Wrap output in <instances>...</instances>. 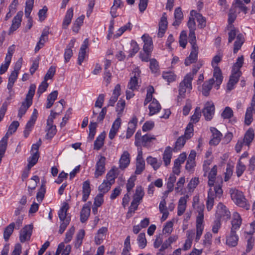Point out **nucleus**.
I'll use <instances>...</instances> for the list:
<instances>
[{"mask_svg":"<svg viewBox=\"0 0 255 255\" xmlns=\"http://www.w3.org/2000/svg\"><path fill=\"white\" fill-rule=\"evenodd\" d=\"M69 209V206L66 202H64L62 207L58 211V217L62 222L60 226L59 233L62 234L64 233L67 226L69 224L71 221V217L68 215L67 211Z\"/></svg>","mask_w":255,"mask_h":255,"instance_id":"f257e3e1","label":"nucleus"},{"mask_svg":"<svg viewBox=\"0 0 255 255\" xmlns=\"http://www.w3.org/2000/svg\"><path fill=\"white\" fill-rule=\"evenodd\" d=\"M69 209V206L66 202H64L62 207L58 211V217L62 222L60 226L59 233L62 234L64 233L67 226L69 224L71 221V217L68 215L67 211Z\"/></svg>","mask_w":255,"mask_h":255,"instance_id":"f03ea898","label":"nucleus"},{"mask_svg":"<svg viewBox=\"0 0 255 255\" xmlns=\"http://www.w3.org/2000/svg\"><path fill=\"white\" fill-rule=\"evenodd\" d=\"M69 209V206L66 202H64L62 207L58 211V217L62 222L60 226L59 233L62 234L64 233L67 226L69 224L71 221V217L68 215L67 211Z\"/></svg>","mask_w":255,"mask_h":255,"instance_id":"7ed1b4c3","label":"nucleus"},{"mask_svg":"<svg viewBox=\"0 0 255 255\" xmlns=\"http://www.w3.org/2000/svg\"><path fill=\"white\" fill-rule=\"evenodd\" d=\"M69 209V206L66 202H64L62 207L58 211V217L62 222L60 226L59 233L62 234L64 233L67 226L69 224L71 221V217L68 215L67 211Z\"/></svg>","mask_w":255,"mask_h":255,"instance_id":"20e7f679","label":"nucleus"},{"mask_svg":"<svg viewBox=\"0 0 255 255\" xmlns=\"http://www.w3.org/2000/svg\"><path fill=\"white\" fill-rule=\"evenodd\" d=\"M69 209V206L66 202H64L62 207L58 211V217L62 222L60 226L59 233L62 234L64 233L67 226L69 224L71 221V217L68 215L67 211Z\"/></svg>","mask_w":255,"mask_h":255,"instance_id":"39448f33","label":"nucleus"},{"mask_svg":"<svg viewBox=\"0 0 255 255\" xmlns=\"http://www.w3.org/2000/svg\"><path fill=\"white\" fill-rule=\"evenodd\" d=\"M192 75L191 74H187L184 78V79L180 83L179 86V95L177 97L178 102L185 96L186 90L191 91L192 89Z\"/></svg>","mask_w":255,"mask_h":255,"instance_id":"423d86ee","label":"nucleus"},{"mask_svg":"<svg viewBox=\"0 0 255 255\" xmlns=\"http://www.w3.org/2000/svg\"><path fill=\"white\" fill-rule=\"evenodd\" d=\"M155 139L154 135L150 134H145L142 136L140 130H138L135 134L134 144L137 147L142 146L148 147L150 146L152 141Z\"/></svg>","mask_w":255,"mask_h":255,"instance_id":"0eeeda50","label":"nucleus"},{"mask_svg":"<svg viewBox=\"0 0 255 255\" xmlns=\"http://www.w3.org/2000/svg\"><path fill=\"white\" fill-rule=\"evenodd\" d=\"M231 196L232 199L237 206L246 210L250 209V205L242 191L238 190H234L231 193Z\"/></svg>","mask_w":255,"mask_h":255,"instance_id":"6e6552de","label":"nucleus"},{"mask_svg":"<svg viewBox=\"0 0 255 255\" xmlns=\"http://www.w3.org/2000/svg\"><path fill=\"white\" fill-rule=\"evenodd\" d=\"M106 158L103 156H101L96 164V170L94 173L95 177L97 178L102 176L105 172V164Z\"/></svg>","mask_w":255,"mask_h":255,"instance_id":"1a4fd4ad","label":"nucleus"},{"mask_svg":"<svg viewBox=\"0 0 255 255\" xmlns=\"http://www.w3.org/2000/svg\"><path fill=\"white\" fill-rule=\"evenodd\" d=\"M32 225L25 226L20 232L19 240L21 243H24L30 240L33 230Z\"/></svg>","mask_w":255,"mask_h":255,"instance_id":"9d476101","label":"nucleus"},{"mask_svg":"<svg viewBox=\"0 0 255 255\" xmlns=\"http://www.w3.org/2000/svg\"><path fill=\"white\" fill-rule=\"evenodd\" d=\"M202 113L206 120L210 121L215 113V106L213 103L208 102L205 104Z\"/></svg>","mask_w":255,"mask_h":255,"instance_id":"9b49d317","label":"nucleus"},{"mask_svg":"<svg viewBox=\"0 0 255 255\" xmlns=\"http://www.w3.org/2000/svg\"><path fill=\"white\" fill-rule=\"evenodd\" d=\"M23 13L22 11H19L12 20V24L9 29V33H12L19 28L22 21Z\"/></svg>","mask_w":255,"mask_h":255,"instance_id":"f8f14e48","label":"nucleus"},{"mask_svg":"<svg viewBox=\"0 0 255 255\" xmlns=\"http://www.w3.org/2000/svg\"><path fill=\"white\" fill-rule=\"evenodd\" d=\"M241 75V71L240 70L233 71L232 70V75L227 84V88L229 90H232L234 88V85L239 81Z\"/></svg>","mask_w":255,"mask_h":255,"instance_id":"ddd939ff","label":"nucleus"},{"mask_svg":"<svg viewBox=\"0 0 255 255\" xmlns=\"http://www.w3.org/2000/svg\"><path fill=\"white\" fill-rule=\"evenodd\" d=\"M167 16L165 13H163L160 18L158 24V32L157 36L158 37H162L167 29Z\"/></svg>","mask_w":255,"mask_h":255,"instance_id":"4468645a","label":"nucleus"},{"mask_svg":"<svg viewBox=\"0 0 255 255\" xmlns=\"http://www.w3.org/2000/svg\"><path fill=\"white\" fill-rule=\"evenodd\" d=\"M210 131L212 133V135L209 143L211 145H217L221 141L222 134L216 128L214 127L210 128Z\"/></svg>","mask_w":255,"mask_h":255,"instance_id":"2eb2a0df","label":"nucleus"},{"mask_svg":"<svg viewBox=\"0 0 255 255\" xmlns=\"http://www.w3.org/2000/svg\"><path fill=\"white\" fill-rule=\"evenodd\" d=\"M141 39L144 42L143 46L144 52L151 53L153 47L151 37L148 34H143L141 37Z\"/></svg>","mask_w":255,"mask_h":255,"instance_id":"dca6fc26","label":"nucleus"},{"mask_svg":"<svg viewBox=\"0 0 255 255\" xmlns=\"http://www.w3.org/2000/svg\"><path fill=\"white\" fill-rule=\"evenodd\" d=\"M137 126V119L135 116H133L131 120L128 122V126L126 133V138H129L135 132Z\"/></svg>","mask_w":255,"mask_h":255,"instance_id":"f3484780","label":"nucleus"},{"mask_svg":"<svg viewBox=\"0 0 255 255\" xmlns=\"http://www.w3.org/2000/svg\"><path fill=\"white\" fill-rule=\"evenodd\" d=\"M145 169V161L142 157V152H139L136 159V169L135 174H140Z\"/></svg>","mask_w":255,"mask_h":255,"instance_id":"a211bd4d","label":"nucleus"},{"mask_svg":"<svg viewBox=\"0 0 255 255\" xmlns=\"http://www.w3.org/2000/svg\"><path fill=\"white\" fill-rule=\"evenodd\" d=\"M198 47H192L190 54L185 60V64L186 66H189L192 63H195L197 60L198 54Z\"/></svg>","mask_w":255,"mask_h":255,"instance_id":"6ab92c4d","label":"nucleus"},{"mask_svg":"<svg viewBox=\"0 0 255 255\" xmlns=\"http://www.w3.org/2000/svg\"><path fill=\"white\" fill-rule=\"evenodd\" d=\"M190 15L192 17L195 16L196 18V20L198 23V26L199 28L202 29L206 27V19L205 17H204L200 13H198L195 10H192L190 11Z\"/></svg>","mask_w":255,"mask_h":255,"instance_id":"aec40b11","label":"nucleus"},{"mask_svg":"<svg viewBox=\"0 0 255 255\" xmlns=\"http://www.w3.org/2000/svg\"><path fill=\"white\" fill-rule=\"evenodd\" d=\"M239 237L236 231H231L229 236L226 238V244L230 247H235L238 245Z\"/></svg>","mask_w":255,"mask_h":255,"instance_id":"412c9836","label":"nucleus"},{"mask_svg":"<svg viewBox=\"0 0 255 255\" xmlns=\"http://www.w3.org/2000/svg\"><path fill=\"white\" fill-rule=\"evenodd\" d=\"M215 81L214 78H211L203 83L201 90L202 94L203 96L208 97L209 95L210 91Z\"/></svg>","mask_w":255,"mask_h":255,"instance_id":"4be33fe9","label":"nucleus"},{"mask_svg":"<svg viewBox=\"0 0 255 255\" xmlns=\"http://www.w3.org/2000/svg\"><path fill=\"white\" fill-rule=\"evenodd\" d=\"M75 41L76 40L75 39H71L65 50L64 56L65 63L69 62L73 55L72 48L74 47Z\"/></svg>","mask_w":255,"mask_h":255,"instance_id":"5701e85b","label":"nucleus"},{"mask_svg":"<svg viewBox=\"0 0 255 255\" xmlns=\"http://www.w3.org/2000/svg\"><path fill=\"white\" fill-rule=\"evenodd\" d=\"M88 46V39H86L84 40L83 43L82 44L79 52L78 58V63L81 65L82 63L84 61L86 54V49Z\"/></svg>","mask_w":255,"mask_h":255,"instance_id":"b1692460","label":"nucleus"},{"mask_svg":"<svg viewBox=\"0 0 255 255\" xmlns=\"http://www.w3.org/2000/svg\"><path fill=\"white\" fill-rule=\"evenodd\" d=\"M121 169L127 168L130 163L129 154L127 151H125L122 155L120 161Z\"/></svg>","mask_w":255,"mask_h":255,"instance_id":"393cba45","label":"nucleus"},{"mask_svg":"<svg viewBox=\"0 0 255 255\" xmlns=\"http://www.w3.org/2000/svg\"><path fill=\"white\" fill-rule=\"evenodd\" d=\"M73 16V9L72 8L68 9L63 19L62 22V28L66 29L71 23Z\"/></svg>","mask_w":255,"mask_h":255,"instance_id":"a878e982","label":"nucleus"},{"mask_svg":"<svg viewBox=\"0 0 255 255\" xmlns=\"http://www.w3.org/2000/svg\"><path fill=\"white\" fill-rule=\"evenodd\" d=\"M90 183L89 180H86L83 183L82 186V200L86 202L88 199L91 193Z\"/></svg>","mask_w":255,"mask_h":255,"instance_id":"bb28decb","label":"nucleus"},{"mask_svg":"<svg viewBox=\"0 0 255 255\" xmlns=\"http://www.w3.org/2000/svg\"><path fill=\"white\" fill-rule=\"evenodd\" d=\"M144 193L143 189L141 186H137L135 190V193L133 196V198L132 201V204L139 203L142 200L144 196Z\"/></svg>","mask_w":255,"mask_h":255,"instance_id":"cd10ccee","label":"nucleus"},{"mask_svg":"<svg viewBox=\"0 0 255 255\" xmlns=\"http://www.w3.org/2000/svg\"><path fill=\"white\" fill-rule=\"evenodd\" d=\"M231 230L236 231V230L239 229L242 224V218L238 213H235L233 215V219L232 220Z\"/></svg>","mask_w":255,"mask_h":255,"instance_id":"c85d7f7f","label":"nucleus"},{"mask_svg":"<svg viewBox=\"0 0 255 255\" xmlns=\"http://www.w3.org/2000/svg\"><path fill=\"white\" fill-rule=\"evenodd\" d=\"M217 213L220 217H226L227 218L230 217V212L227 210L226 207L222 203H219L217 206Z\"/></svg>","mask_w":255,"mask_h":255,"instance_id":"c756f323","label":"nucleus"},{"mask_svg":"<svg viewBox=\"0 0 255 255\" xmlns=\"http://www.w3.org/2000/svg\"><path fill=\"white\" fill-rule=\"evenodd\" d=\"M215 195L212 188L209 189L208 192V197L206 201V208L208 211L212 209L214 203Z\"/></svg>","mask_w":255,"mask_h":255,"instance_id":"7c9ffc66","label":"nucleus"},{"mask_svg":"<svg viewBox=\"0 0 255 255\" xmlns=\"http://www.w3.org/2000/svg\"><path fill=\"white\" fill-rule=\"evenodd\" d=\"M245 39L242 33H239L237 35L236 40L234 43L233 52L234 53H237L244 43Z\"/></svg>","mask_w":255,"mask_h":255,"instance_id":"2f4dec72","label":"nucleus"},{"mask_svg":"<svg viewBox=\"0 0 255 255\" xmlns=\"http://www.w3.org/2000/svg\"><path fill=\"white\" fill-rule=\"evenodd\" d=\"M90 208L87 204H85L80 212V221L85 223L88 219L90 214Z\"/></svg>","mask_w":255,"mask_h":255,"instance_id":"473e14b6","label":"nucleus"},{"mask_svg":"<svg viewBox=\"0 0 255 255\" xmlns=\"http://www.w3.org/2000/svg\"><path fill=\"white\" fill-rule=\"evenodd\" d=\"M106 133L105 132L101 133L97 138L94 141V149L97 150H100L104 145V139L105 138Z\"/></svg>","mask_w":255,"mask_h":255,"instance_id":"72a5a7b5","label":"nucleus"},{"mask_svg":"<svg viewBox=\"0 0 255 255\" xmlns=\"http://www.w3.org/2000/svg\"><path fill=\"white\" fill-rule=\"evenodd\" d=\"M172 150L173 149L170 146L166 147L164 150L163 154V160L166 166H168L170 163Z\"/></svg>","mask_w":255,"mask_h":255,"instance_id":"f704fd0d","label":"nucleus"},{"mask_svg":"<svg viewBox=\"0 0 255 255\" xmlns=\"http://www.w3.org/2000/svg\"><path fill=\"white\" fill-rule=\"evenodd\" d=\"M161 109V106L158 101L153 99L152 102L149 105V115L152 116L158 113Z\"/></svg>","mask_w":255,"mask_h":255,"instance_id":"c9c22d12","label":"nucleus"},{"mask_svg":"<svg viewBox=\"0 0 255 255\" xmlns=\"http://www.w3.org/2000/svg\"><path fill=\"white\" fill-rule=\"evenodd\" d=\"M47 133L45 138L47 139H51L55 135L57 132L56 127L53 124H48L47 123L46 129Z\"/></svg>","mask_w":255,"mask_h":255,"instance_id":"e433bc0d","label":"nucleus"},{"mask_svg":"<svg viewBox=\"0 0 255 255\" xmlns=\"http://www.w3.org/2000/svg\"><path fill=\"white\" fill-rule=\"evenodd\" d=\"M217 166L216 165H214L213 167L211 169L210 172L208 175V185L210 187H212L214 186L215 179L217 175Z\"/></svg>","mask_w":255,"mask_h":255,"instance_id":"4c0bfd02","label":"nucleus"},{"mask_svg":"<svg viewBox=\"0 0 255 255\" xmlns=\"http://www.w3.org/2000/svg\"><path fill=\"white\" fill-rule=\"evenodd\" d=\"M58 94V91L55 90L48 95L47 98V104L46 106V108L47 109H49L52 106L54 102L57 98Z\"/></svg>","mask_w":255,"mask_h":255,"instance_id":"58836bf2","label":"nucleus"},{"mask_svg":"<svg viewBox=\"0 0 255 255\" xmlns=\"http://www.w3.org/2000/svg\"><path fill=\"white\" fill-rule=\"evenodd\" d=\"M204 208V205L203 204L197 206V212L198 215L196 217V223H198V224H203Z\"/></svg>","mask_w":255,"mask_h":255,"instance_id":"ea45409f","label":"nucleus"},{"mask_svg":"<svg viewBox=\"0 0 255 255\" xmlns=\"http://www.w3.org/2000/svg\"><path fill=\"white\" fill-rule=\"evenodd\" d=\"M15 227V223L12 222L8 225L4 230L3 238L5 241H7L13 232Z\"/></svg>","mask_w":255,"mask_h":255,"instance_id":"a19ab883","label":"nucleus"},{"mask_svg":"<svg viewBox=\"0 0 255 255\" xmlns=\"http://www.w3.org/2000/svg\"><path fill=\"white\" fill-rule=\"evenodd\" d=\"M253 235L245 234V239L247 242L246 250V253L250 252L254 246L255 239Z\"/></svg>","mask_w":255,"mask_h":255,"instance_id":"79ce46f5","label":"nucleus"},{"mask_svg":"<svg viewBox=\"0 0 255 255\" xmlns=\"http://www.w3.org/2000/svg\"><path fill=\"white\" fill-rule=\"evenodd\" d=\"M187 140L183 135L180 136L176 141L173 150L174 152H177L178 150H180L184 146Z\"/></svg>","mask_w":255,"mask_h":255,"instance_id":"37998d69","label":"nucleus"},{"mask_svg":"<svg viewBox=\"0 0 255 255\" xmlns=\"http://www.w3.org/2000/svg\"><path fill=\"white\" fill-rule=\"evenodd\" d=\"M213 76L216 79L217 86H219V85L222 83L223 79L222 71L219 67H216L214 68Z\"/></svg>","mask_w":255,"mask_h":255,"instance_id":"c03bdc74","label":"nucleus"},{"mask_svg":"<svg viewBox=\"0 0 255 255\" xmlns=\"http://www.w3.org/2000/svg\"><path fill=\"white\" fill-rule=\"evenodd\" d=\"M254 137V130L251 129H249L246 132L244 138L243 139V142L244 143V144L246 145H250L251 143L252 142L253 139Z\"/></svg>","mask_w":255,"mask_h":255,"instance_id":"a18cd8bd","label":"nucleus"},{"mask_svg":"<svg viewBox=\"0 0 255 255\" xmlns=\"http://www.w3.org/2000/svg\"><path fill=\"white\" fill-rule=\"evenodd\" d=\"M35 89L36 85L34 84H31L24 101L32 104V99L35 94Z\"/></svg>","mask_w":255,"mask_h":255,"instance_id":"49530a36","label":"nucleus"},{"mask_svg":"<svg viewBox=\"0 0 255 255\" xmlns=\"http://www.w3.org/2000/svg\"><path fill=\"white\" fill-rule=\"evenodd\" d=\"M84 18L85 16L84 15H82L76 19L72 27L73 31L76 33H78L79 32L81 26L83 23Z\"/></svg>","mask_w":255,"mask_h":255,"instance_id":"de8ad7c7","label":"nucleus"},{"mask_svg":"<svg viewBox=\"0 0 255 255\" xmlns=\"http://www.w3.org/2000/svg\"><path fill=\"white\" fill-rule=\"evenodd\" d=\"M97 127V123L96 122H91L89 126V133L88 137L89 140L91 141L94 138L96 132V128Z\"/></svg>","mask_w":255,"mask_h":255,"instance_id":"09e8293b","label":"nucleus"},{"mask_svg":"<svg viewBox=\"0 0 255 255\" xmlns=\"http://www.w3.org/2000/svg\"><path fill=\"white\" fill-rule=\"evenodd\" d=\"M39 157V153H31V156L30 157L28 160V163L27 165V168L28 169V170H30L31 168L33 167L37 162Z\"/></svg>","mask_w":255,"mask_h":255,"instance_id":"8fccbe9b","label":"nucleus"},{"mask_svg":"<svg viewBox=\"0 0 255 255\" xmlns=\"http://www.w3.org/2000/svg\"><path fill=\"white\" fill-rule=\"evenodd\" d=\"M31 105L32 104L26 102V101H24L22 102V105L18 110V117L21 118L24 115H25L26 111Z\"/></svg>","mask_w":255,"mask_h":255,"instance_id":"3c124183","label":"nucleus"},{"mask_svg":"<svg viewBox=\"0 0 255 255\" xmlns=\"http://www.w3.org/2000/svg\"><path fill=\"white\" fill-rule=\"evenodd\" d=\"M176 180V177L174 174H170L167 183V190L166 191V193H170L173 190L174 185Z\"/></svg>","mask_w":255,"mask_h":255,"instance_id":"603ef678","label":"nucleus"},{"mask_svg":"<svg viewBox=\"0 0 255 255\" xmlns=\"http://www.w3.org/2000/svg\"><path fill=\"white\" fill-rule=\"evenodd\" d=\"M147 163L152 166L155 170L158 169L161 165V161L158 162L156 158L149 156L146 159Z\"/></svg>","mask_w":255,"mask_h":255,"instance_id":"864d4df0","label":"nucleus"},{"mask_svg":"<svg viewBox=\"0 0 255 255\" xmlns=\"http://www.w3.org/2000/svg\"><path fill=\"white\" fill-rule=\"evenodd\" d=\"M18 74L15 72H12L8 78V82L7 88L9 91L12 90L14 82L16 81Z\"/></svg>","mask_w":255,"mask_h":255,"instance_id":"5fc2aeb1","label":"nucleus"},{"mask_svg":"<svg viewBox=\"0 0 255 255\" xmlns=\"http://www.w3.org/2000/svg\"><path fill=\"white\" fill-rule=\"evenodd\" d=\"M130 45L131 48L129 51L128 57H132L139 50V47L137 42L134 40H131Z\"/></svg>","mask_w":255,"mask_h":255,"instance_id":"6e6d98bb","label":"nucleus"},{"mask_svg":"<svg viewBox=\"0 0 255 255\" xmlns=\"http://www.w3.org/2000/svg\"><path fill=\"white\" fill-rule=\"evenodd\" d=\"M34 0H26V1L25 8V15L26 17H31L30 14L33 7Z\"/></svg>","mask_w":255,"mask_h":255,"instance_id":"4d7b16f0","label":"nucleus"},{"mask_svg":"<svg viewBox=\"0 0 255 255\" xmlns=\"http://www.w3.org/2000/svg\"><path fill=\"white\" fill-rule=\"evenodd\" d=\"M193 135V126L191 123H189L186 128L184 134L183 136L187 140L191 138Z\"/></svg>","mask_w":255,"mask_h":255,"instance_id":"13d9d810","label":"nucleus"},{"mask_svg":"<svg viewBox=\"0 0 255 255\" xmlns=\"http://www.w3.org/2000/svg\"><path fill=\"white\" fill-rule=\"evenodd\" d=\"M196 234L195 241L198 243L200 239L201 236L202 235L204 230L203 224L196 223Z\"/></svg>","mask_w":255,"mask_h":255,"instance_id":"bf43d9fd","label":"nucleus"},{"mask_svg":"<svg viewBox=\"0 0 255 255\" xmlns=\"http://www.w3.org/2000/svg\"><path fill=\"white\" fill-rule=\"evenodd\" d=\"M162 77L168 82V84L176 79V75L172 72H165L162 74Z\"/></svg>","mask_w":255,"mask_h":255,"instance_id":"052dcab7","label":"nucleus"},{"mask_svg":"<svg viewBox=\"0 0 255 255\" xmlns=\"http://www.w3.org/2000/svg\"><path fill=\"white\" fill-rule=\"evenodd\" d=\"M111 185L110 183L106 180H104L103 183L99 186V190L104 194L110 190Z\"/></svg>","mask_w":255,"mask_h":255,"instance_id":"680f3d73","label":"nucleus"},{"mask_svg":"<svg viewBox=\"0 0 255 255\" xmlns=\"http://www.w3.org/2000/svg\"><path fill=\"white\" fill-rule=\"evenodd\" d=\"M117 177L115 170L113 168L107 174L106 180L108 182L112 185L115 183V178Z\"/></svg>","mask_w":255,"mask_h":255,"instance_id":"e2e57ef3","label":"nucleus"},{"mask_svg":"<svg viewBox=\"0 0 255 255\" xmlns=\"http://www.w3.org/2000/svg\"><path fill=\"white\" fill-rule=\"evenodd\" d=\"M138 86V80L135 74L133 77L130 78V79L128 84V89L131 90L132 91H134L135 90Z\"/></svg>","mask_w":255,"mask_h":255,"instance_id":"0e129e2a","label":"nucleus"},{"mask_svg":"<svg viewBox=\"0 0 255 255\" xmlns=\"http://www.w3.org/2000/svg\"><path fill=\"white\" fill-rule=\"evenodd\" d=\"M137 241L138 246L141 249H144L146 247L147 241L145 238V235L144 233L139 234L137 238Z\"/></svg>","mask_w":255,"mask_h":255,"instance_id":"69168bd1","label":"nucleus"},{"mask_svg":"<svg viewBox=\"0 0 255 255\" xmlns=\"http://www.w3.org/2000/svg\"><path fill=\"white\" fill-rule=\"evenodd\" d=\"M246 169V166L240 160H239L236 166V173L238 177H240Z\"/></svg>","mask_w":255,"mask_h":255,"instance_id":"338daca9","label":"nucleus"},{"mask_svg":"<svg viewBox=\"0 0 255 255\" xmlns=\"http://www.w3.org/2000/svg\"><path fill=\"white\" fill-rule=\"evenodd\" d=\"M85 232L83 229L80 230L76 235V242L75 246L79 247L82 243V240L85 236Z\"/></svg>","mask_w":255,"mask_h":255,"instance_id":"774afa93","label":"nucleus"}]
</instances>
